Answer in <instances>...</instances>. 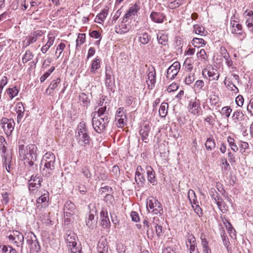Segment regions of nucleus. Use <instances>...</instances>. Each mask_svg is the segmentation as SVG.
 I'll return each instance as SVG.
<instances>
[{"label":"nucleus","instance_id":"nucleus-43","mask_svg":"<svg viewBox=\"0 0 253 253\" xmlns=\"http://www.w3.org/2000/svg\"><path fill=\"white\" fill-rule=\"evenodd\" d=\"M33 57V53L29 50H27L22 58V61L23 63H26L31 60Z\"/></svg>","mask_w":253,"mask_h":253},{"label":"nucleus","instance_id":"nucleus-55","mask_svg":"<svg viewBox=\"0 0 253 253\" xmlns=\"http://www.w3.org/2000/svg\"><path fill=\"white\" fill-rule=\"evenodd\" d=\"M188 198L191 204H192V200L195 201L196 196L195 192L193 190H189L188 192Z\"/></svg>","mask_w":253,"mask_h":253},{"label":"nucleus","instance_id":"nucleus-44","mask_svg":"<svg viewBox=\"0 0 253 253\" xmlns=\"http://www.w3.org/2000/svg\"><path fill=\"white\" fill-rule=\"evenodd\" d=\"M7 94L9 95L10 99H12L13 97L16 96L19 90L16 86H14L12 88H9L7 90Z\"/></svg>","mask_w":253,"mask_h":253},{"label":"nucleus","instance_id":"nucleus-11","mask_svg":"<svg viewBox=\"0 0 253 253\" xmlns=\"http://www.w3.org/2000/svg\"><path fill=\"white\" fill-rule=\"evenodd\" d=\"M48 194H43L39 197L36 201V207L40 210L45 208L48 206Z\"/></svg>","mask_w":253,"mask_h":253},{"label":"nucleus","instance_id":"nucleus-57","mask_svg":"<svg viewBox=\"0 0 253 253\" xmlns=\"http://www.w3.org/2000/svg\"><path fill=\"white\" fill-rule=\"evenodd\" d=\"M223 115H225L226 118H229L232 112V109L229 107H224L222 109Z\"/></svg>","mask_w":253,"mask_h":253},{"label":"nucleus","instance_id":"nucleus-33","mask_svg":"<svg viewBox=\"0 0 253 253\" xmlns=\"http://www.w3.org/2000/svg\"><path fill=\"white\" fill-rule=\"evenodd\" d=\"M205 147L208 150L211 151L215 148V142L212 137L207 138Z\"/></svg>","mask_w":253,"mask_h":253},{"label":"nucleus","instance_id":"nucleus-19","mask_svg":"<svg viewBox=\"0 0 253 253\" xmlns=\"http://www.w3.org/2000/svg\"><path fill=\"white\" fill-rule=\"evenodd\" d=\"M28 145L25 148L24 145H20L19 146V154L21 160L27 159L29 160Z\"/></svg>","mask_w":253,"mask_h":253},{"label":"nucleus","instance_id":"nucleus-32","mask_svg":"<svg viewBox=\"0 0 253 253\" xmlns=\"http://www.w3.org/2000/svg\"><path fill=\"white\" fill-rule=\"evenodd\" d=\"M224 84L227 87V88L234 93H237L239 92V89L237 87V86L232 82V81H230L229 79H227L226 78L225 79L224 81Z\"/></svg>","mask_w":253,"mask_h":253},{"label":"nucleus","instance_id":"nucleus-58","mask_svg":"<svg viewBox=\"0 0 253 253\" xmlns=\"http://www.w3.org/2000/svg\"><path fill=\"white\" fill-rule=\"evenodd\" d=\"M204 82L203 80H198L196 82L194 86L195 88L198 89H201V90H204V89L203 88V87L204 86Z\"/></svg>","mask_w":253,"mask_h":253},{"label":"nucleus","instance_id":"nucleus-29","mask_svg":"<svg viewBox=\"0 0 253 253\" xmlns=\"http://www.w3.org/2000/svg\"><path fill=\"white\" fill-rule=\"evenodd\" d=\"M100 68V60L98 57L95 58L91 63L90 72L95 73V71Z\"/></svg>","mask_w":253,"mask_h":253},{"label":"nucleus","instance_id":"nucleus-20","mask_svg":"<svg viewBox=\"0 0 253 253\" xmlns=\"http://www.w3.org/2000/svg\"><path fill=\"white\" fill-rule=\"evenodd\" d=\"M147 174L148 181L153 185H156L157 183V181L156 179L155 172L151 167L147 168Z\"/></svg>","mask_w":253,"mask_h":253},{"label":"nucleus","instance_id":"nucleus-15","mask_svg":"<svg viewBox=\"0 0 253 253\" xmlns=\"http://www.w3.org/2000/svg\"><path fill=\"white\" fill-rule=\"evenodd\" d=\"M150 130V126L149 125H145L141 127L139 131L140 135L141 136V139L145 143H147L148 141V136Z\"/></svg>","mask_w":253,"mask_h":253},{"label":"nucleus","instance_id":"nucleus-8","mask_svg":"<svg viewBox=\"0 0 253 253\" xmlns=\"http://www.w3.org/2000/svg\"><path fill=\"white\" fill-rule=\"evenodd\" d=\"M201 103L199 100H197L196 98L194 99L191 100L188 106L189 111L194 115L199 116L201 110Z\"/></svg>","mask_w":253,"mask_h":253},{"label":"nucleus","instance_id":"nucleus-25","mask_svg":"<svg viewBox=\"0 0 253 253\" xmlns=\"http://www.w3.org/2000/svg\"><path fill=\"white\" fill-rule=\"evenodd\" d=\"M247 16L249 17L246 19V24L249 30L253 32V12L252 11L248 12Z\"/></svg>","mask_w":253,"mask_h":253},{"label":"nucleus","instance_id":"nucleus-61","mask_svg":"<svg viewBox=\"0 0 253 253\" xmlns=\"http://www.w3.org/2000/svg\"><path fill=\"white\" fill-rule=\"evenodd\" d=\"M179 87V86L176 84H171L170 85H169L168 87L167 88V91L168 92H172L176 90Z\"/></svg>","mask_w":253,"mask_h":253},{"label":"nucleus","instance_id":"nucleus-62","mask_svg":"<svg viewBox=\"0 0 253 253\" xmlns=\"http://www.w3.org/2000/svg\"><path fill=\"white\" fill-rule=\"evenodd\" d=\"M130 216L133 221L138 222L139 220V217L138 213L136 211H131Z\"/></svg>","mask_w":253,"mask_h":253},{"label":"nucleus","instance_id":"nucleus-41","mask_svg":"<svg viewBox=\"0 0 253 253\" xmlns=\"http://www.w3.org/2000/svg\"><path fill=\"white\" fill-rule=\"evenodd\" d=\"M194 31L196 34L200 35L201 36H206V34L205 33V28L202 25L196 24L193 26Z\"/></svg>","mask_w":253,"mask_h":253},{"label":"nucleus","instance_id":"nucleus-38","mask_svg":"<svg viewBox=\"0 0 253 253\" xmlns=\"http://www.w3.org/2000/svg\"><path fill=\"white\" fill-rule=\"evenodd\" d=\"M0 253H17L16 250L10 246H0Z\"/></svg>","mask_w":253,"mask_h":253},{"label":"nucleus","instance_id":"nucleus-4","mask_svg":"<svg viewBox=\"0 0 253 253\" xmlns=\"http://www.w3.org/2000/svg\"><path fill=\"white\" fill-rule=\"evenodd\" d=\"M26 239L27 244L31 250L37 253L41 251V247L37 238L33 232L28 233Z\"/></svg>","mask_w":253,"mask_h":253},{"label":"nucleus","instance_id":"nucleus-22","mask_svg":"<svg viewBox=\"0 0 253 253\" xmlns=\"http://www.w3.org/2000/svg\"><path fill=\"white\" fill-rule=\"evenodd\" d=\"M15 123L13 120H10L8 123L2 126V127L7 136H9L13 130Z\"/></svg>","mask_w":253,"mask_h":253},{"label":"nucleus","instance_id":"nucleus-17","mask_svg":"<svg viewBox=\"0 0 253 253\" xmlns=\"http://www.w3.org/2000/svg\"><path fill=\"white\" fill-rule=\"evenodd\" d=\"M147 76L148 79L151 83V87L154 86L156 82V74L154 67L152 66L151 67L149 68Z\"/></svg>","mask_w":253,"mask_h":253},{"label":"nucleus","instance_id":"nucleus-7","mask_svg":"<svg viewBox=\"0 0 253 253\" xmlns=\"http://www.w3.org/2000/svg\"><path fill=\"white\" fill-rule=\"evenodd\" d=\"M125 112L123 107L119 108L116 112V120H117V126L119 127L122 128L126 124L127 119Z\"/></svg>","mask_w":253,"mask_h":253},{"label":"nucleus","instance_id":"nucleus-49","mask_svg":"<svg viewBox=\"0 0 253 253\" xmlns=\"http://www.w3.org/2000/svg\"><path fill=\"white\" fill-rule=\"evenodd\" d=\"M227 141L229 143L231 149L234 152H237L238 150V148L234 142V139L230 136H228L227 138Z\"/></svg>","mask_w":253,"mask_h":253},{"label":"nucleus","instance_id":"nucleus-13","mask_svg":"<svg viewBox=\"0 0 253 253\" xmlns=\"http://www.w3.org/2000/svg\"><path fill=\"white\" fill-rule=\"evenodd\" d=\"M100 217L101 218V226L104 228H109L111 224L107 211H106L102 210L100 212Z\"/></svg>","mask_w":253,"mask_h":253},{"label":"nucleus","instance_id":"nucleus-59","mask_svg":"<svg viewBox=\"0 0 253 253\" xmlns=\"http://www.w3.org/2000/svg\"><path fill=\"white\" fill-rule=\"evenodd\" d=\"M188 249L190 253H199L197 248V243L190 245Z\"/></svg>","mask_w":253,"mask_h":253},{"label":"nucleus","instance_id":"nucleus-18","mask_svg":"<svg viewBox=\"0 0 253 253\" xmlns=\"http://www.w3.org/2000/svg\"><path fill=\"white\" fill-rule=\"evenodd\" d=\"M25 108L22 102H18L16 104V112L17 114V122L19 123L23 118Z\"/></svg>","mask_w":253,"mask_h":253},{"label":"nucleus","instance_id":"nucleus-26","mask_svg":"<svg viewBox=\"0 0 253 253\" xmlns=\"http://www.w3.org/2000/svg\"><path fill=\"white\" fill-rule=\"evenodd\" d=\"M29 149V160L30 159L32 160L37 159V147L35 144H29L28 145Z\"/></svg>","mask_w":253,"mask_h":253},{"label":"nucleus","instance_id":"nucleus-56","mask_svg":"<svg viewBox=\"0 0 253 253\" xmlns=\"http://www.w3.org/2000/svg\"><path fill=\"white\" fill-rule=\"evenodd\" d=\"M195 80L194 74L189 75L187 76L185 79V82L186 84H190Z\"/></svg>","mask_w":253,"mask_h":253},{"label":"nucleus","instance_id":"nucleus-63","mask_svg":"<svg viewBox=\"0 0 253 253\" xmlns=\"http://www.w3.org/2000/svg\"><path fill=\"white\" fill-rule=\"evenodd\" d=\"M75 245L69 248L70 249L71 253H81V248L80 247H77Z\"/></svg>","mask_w":253,"mask_h":253},{"label":"nucleus","instance_id":"nucleus-48","mask_svg":"<svg viewBox=\"0 0 253 253\" xmlns=\"http://www.w3.org/2000/svg\"><path fill=\"white\" fill-rule=\"evenodd\" d=\"M140 9V7L138 4L136 3H135L133 5L131 6L129 10L127 11L128 12L131 14L132 16H135L137 15V13L138 10Z\"/></svg>","mask_w":253,"mask_h":253},{"label":"nucleus","instance_id":"nucleus-34","mask_svg":"<svg viewBox=\"0 0 253 253\" xmlns=\"http://www.w3.org/2000/svg\"><path fill=\"white\" fill-rule=\"evenodd\" d=\"M169 105L166 102H163L160 106L159 112V115L162 118H165L168 114Z\"/></svg>","mask_w":253,"mask_h":253},{"label":"nucleus","instance_id":"nucleus-3","mask_svg":"<svg viewBox=\"0 0 253 253\" xmlns=\"http://www.w3.org/2000/svg\"><path fill=\"white\" fill-rule=\"evenodd\" d=\"M76 138L78 143L82 146L86 147L90 144V137L87 132V128L84 122L80 123L78 125Z\"/></svg>","mask_w":253,"mask_h":253},{"label":"nucleus","instance_id":"nucleus-30","mask_svg":"<svg viewBox=\"0 0 253 253\" xmlns=\"http://www.w3.org/2000/svg\"><path fill=\"white\" fill-rule=\"evenodd\" d=\"M151 39V37L147 32L141 34L138 38L139 42L143 44H147Z\"/></svg>","mask_w":253,"mask_h":253},{"label":"nucleus","instance_id":"nucleus-6","mask_svg":"<svg viewBox=\"0 0 253 253\" xmlns=\"http://www.w3.org/2000/svg\"><path fill=\"white\" fill-rule=\"evenodd\" d=\"M42 178L41 176L38 174L32 175L31 179L29 180V189L32 192L36 189H38L41 187V182Z\"/></svg>","mask_w":253,"mask_h":253},{"label":"nucleus","instance_id":"nucleus-23","mask_svg":"<svg viewBox=\"0 0 253 253\" xmlns=\"http://www.w3.org/2000/svg\"><path fill=\"white\" fill-rule=\"evenodd\" d=\"M24 238L23 235L19 231H15V241L14 244L17 247H20L21 249L23 248Z\"/></svg>","mask_w":253,"mask_h":253},{"label":"nucleus","instance_id":"nucleus-51","mask_svg":"<svg viewBox=\"0 0 253 253\" xmlns=\"http://www.w3.org/2000/svg\"><path fill=\"white\" fill-rule=\"evenodd\" d=\"M2 199L1 202L3 204L7 205L9 201V194L8 192L5 191L1 193Z\"/></svg>","mask_w":253,"mask_h":253},{"label":"nucleus","instance_id":"nucleus-16","mask_svg":"<svg viewBox=\"0 0 253 253\" xmlns=\"http://www.w3.org/2000/svg\"><path fill=\"white\" fill-rule=\"evenodd\" d=\"M230 24L233 28V29L232 30V33L239 35H242L243 34L242 26L241 24L237 23V21L233 20L232 18L230 21Z\"/></svg>","mask_w":253,"mask_h":253},{"label":"nucleus","instance_id":"nucleus-10","mask_svg":"<svg viewBox=\"0 0 253 253\" xmlns=\"http://www.w3.org/2000/svg\"><path fill=\"white\" fill-rule=\"evenodd\" d=\"M76 207L75 204L71 201H67L64 207V214L65 216L70 217L73 215L76 211Z\"/></svg>","mask_w":253,"mask_h":253},{"label":"nucleus","instance_id":"nucleus-12","mask_svg":"<svg viewBox=\"0 0 253 253\" xmlns=\"http://www.w3.org/2000/svg\"><path fill=\"white\" fill-rule=\"evenodd\" d=\"M150 17L155 23H162L166 16L163 13L152 11L150 15Z\"/></svg>","mask_w":253,"mask_h":253},{"label":"nucleus","instance_id":"nucleus-5","mask_svg":"<svg viewBox=\"0 0 253 253\" xmlns=\"http://www.w3.org/2000/svg\"><path fill=\"white\" fill-rule=\"evenodd\" d=\"M147 209L153 210L152 212L155 214L161 215L163 213V209L161 203L156 198L149 200L147 203Z\"/></svg>","mask_w":253,"mask_h":253},{"label":"nucleus","instance_id":"nucleus-47","mask_svg":"<svg viewBox=\"0 0 253 253\" xmlns=\"http://www.w3.org/2000/svg\"><path fill=\"white\" fill-rule=\"evenodd\" d=\"M108 9L106 7V8L103 9L102 11L98 14L96 16V19L97 18L99 20L101 21H103L104 19L106 18L108 15Z\"/></svg>","mask_w":253,"mask_h":253},{"label":"nucleus","instance_id":"nucleus-27","mask_svg":"<svg viewBox=\"0 0 253 253\" xmlns=\"http://www.w3.org/2000/svg\"><path fill=\"white\" fill-rule=\"evenodd\" d=\"M111 68L110 67H106L105 84L108 86H111L114 82V79L111 77Z\"/></svg>","mask_w":253,"mask_h":253},{"label":"nucleus","instance_id":"nucleus-36","mask_svg":"<svg viewBox=\"0 0 253 253\" xmlns=\"http://www.w3.org/2000/svg\"><path fill=\"white\" fill-rule=\"evenodd\" d=\"M108 247L105 241L99 242L98 245V251L99 253H108Z\"/></svg>","mask_w":253,"mask_h":253},{"label":"nucleus","instance_id":"nucleus-46","mask_svg":"<svg viewBox=\"0 0 253 253\" xmlns=\"http://www.w3.org/2000/svg\"><path fill=\"white\" fill-rule=\"evenodd\" d=\"M85 40V34L84 33L79 34L78 38L76 40V46L77 48L78 46H80L81 44H83Z\"/></svg>","mask_w":253,"mask_h":253},{"label":"nucleus","instance_id":"nucleus-52","mask_svg":"<svg viewBox=\"0 0 253 253\" xmlns=\"http://www.w3.org/2000/svg\"><path fill=\"white\" fill-rule=\"evenodd\" d=\"M82 172L86 178L90 179L91 177V174L87 167H83L82 168Z\"/></svg>","mask_w":253,"mask_h":253},{"label":"nucleus","instance_id":"nucleus-50","mask_svg":"<svg viewBox=\"0 0 253 253\" xmlns=\"http://www.w3.org/2000/svg\"><path fill=\"white\" fill-rule=\"evenodd\" d=\"M143 223L144 225V228H145V230H146L147 235H148L150 234V232H151V233H153V230L150 227L149 221L148 220V219L147 218L144 219Z\"/></svg>","mask_w":253,"mask_h":253},{"label":"nucleus","instance_id":"nucleus-54","mask_svg":"<svg viewBox=\"0 0 253 253\" xmlns=\"http://www.w3.org/2000/svg\"><path fill=\"white\" fill-rule=\"evenodd\" d=\"M217 206H218L219 209L223 213H225L228 211L227 207L223 200H221L219 205H217Z\"/></svg>","mask_w":253,"mask_h":253},{"label":"nucleus","instance_id":"nucleus-14","mask_svg":"<svg viewBox=\"0 0 253 253\" xmlns=\"http://www.w3.org/2000/svg\"><path fill=\"white\" fill-rule=\"evenodd\" d=\"M96 212V210H91L90 211L88 218L86 219V225L89 228L93 229L96 224V221L94 219V213Z\"/></svg>","mask_w":253,"mask_h":253},{"label":"nucleus","instance_id":"nucleus-45","mask_svg":"<svg viewBox=\"0 0 253 253\" xmlns=\"http://www.w3.org/2000/svg\"><path fill=\"white\" fill-rule=\"evenodd\" d=\"M186 238V245L187 248L190 245L197 243L195 237L192 234L188 233Z\"/></svg>","mask_w":253,"mask_h":253},{"label":"nucleus","instance_id":"nucleus-42","mask_svg":"<svg viewBox=\"0 0 253 253\" xmlns=\"http://www.w3.org/2000/svg\"><path fill=\"white\" fill-rule=\"evenodd\" d=\"M157 39L159 43L165 46L168 45V36L167 35L162 34L160 36L157 35Z\"/></svg>","mask_w":253,"mask_h":253},{"label":"nucleus","instance_id":"nucleus-9","mask_svg":"<svg viewBox=\"0 0 253 253\" xmlns=\"http://www.w3.org/2000/svg\"><path fill=\"white\" fill-rule=\"evenodd\" d=\"M180 69V64L179 62H174L171 66H170L167 70V78L173 80L177 75Z\"/></svg>","mask_w":253,"mask_h":253},{"label":"nucleus","instance_id":"nucleus-28","mask_svg":"<svg viewBox=\"0 0 253 253\" xmlns=\"http://www.w3.org/2000/svg\"><path fill=\"white\" fill-rule=\"evenodd\" d=\"M209 77L211 80H217L219 77V73L217 70L213 67L210 68L207 71Z\"/></svg>","mask_w":253,"mask_h":253},{"label":"nucleus","instance_id":"nucleus-40","mask_svg":"<svg viewBox=\"0 0 253 253\" xmlns=\"http://www.w3.org/2000/svg\"><path fill=\"white\" fill-rule=\"evenodd\" d=\"M192 44L195 47H199L205 45L206 44V42L203 39L194 38L192 41Z\"/></svg>","mask_w":253,"mask_h":253},{"label":"nucleus","instance_id":"nucleus-1","mask_svg":"<svg viewBox=\"0 0 253 253\" xmlns=\"http://www.w3.org/2000/svg\"><path fill=\"white\" fill-rule=\"evenodd\" d=\"M106 104V102L104 106L100 107L97 111L92 112L91 114L92 126L95 131L98 133H101L105 131L110 120L108 113L106 112L107 108Z\"/></svg>","mask_w":253,"mask_h":253},{"label":"nucleus","instance_id":"nucleus-2","mask_svg":"<svg viewBox=\"0 0 253 253\" xmlns=\"http://www.w3.org/2000/svg\"><path fill=\"white\" fill-rule=\"evenodd\" d=\"M41 165L44 166L42 172L43 176H50L55 168V156L51 152H47L43 156Z\"/></svg>","mask_w":253,"mask_h":253},{"label":"nucleus","instance_id":"nucleus-64","mask_svg":"<svg viewBox=\"0 0 253 253\" xmlns=\"http://www.w3.org/2000/svg\"><path fill=\"white\" fill-rule=\"evenodd\" d=\"M247 110L249 113L253 115V99L250 100L249 104L247 107Z\"/></svg>","mask_w":253,"mask_h":253},{"label":"nucleus","instance_id":"nucleus-37","mask_svg":"<svg viewBox=\"0 0 253 253\" xmlns=\"http://www.w3.org/2000/svg\"><path fill=\"white\" fill-rule=\"evenodd\" d=\"M36 38L31 35L26 37L25 40L23 42V47L25 48L29 46L32 43L36 42Z\"/></svg>","mask_w":253,"mask_h":253},{"label":"nucleus","instance_id":"nucleus-21","mask_svg":"<svg viewBox=\"0 0 253 253\" xmlns=\"http://www.w3.org/2000/svg\"><path fill=\"white\" fill-rule=\"evenodd\" d=\"M48 41L47 42L46 44L44 45H43L41 48V51L43 53H46L47 51L48 50V49L51 47V46L53 45L55 39V37L53 36V34H49L48 35Z\"/></svg>","mask_w":253,"mask_h":253},{"label":"nucleus","instance_id":"nucleus-60","mask_svg":"<svg viewBox=\"0 0 253 253\" xmlns=\"http://www.w3.org/2000/svg\"><path fill=\"white\" fill-rule=\"evenodd\" d=\"M235 101L237 105L238 106L241 107L244 104V99L242 95H239L236 98Z\"/></svg>","mask_w":253,"mask_h":253},{"label":"nucleus","instance_id":"nucleus-24","mask_svg":"<svg viewBox=\"0 0 253 253\" xmlns=\"http://www.w3.org/2000/svg\"><path fill=\"white\" fill-rule=\"evenodd\" d=\"M76 238L77 236L74 233H70L67 236L66 240L69 248L77 245Z\"/></svg>","mask_w":253,"mask_h":253},{"label":"nucleus","instance_id":"nucleus-31","mask_svg":"<svg viewBox=\"0 0 253 253\" xmlns=\"http://www.w3.org/2000/svg\"><path fill=\"white\" fill-rule=\"evenodd\" d=\"M61 80L60 78H57L56 80H53L49 85L48 88L46 89V92L49 91V94H51L53 91L57 87L58 85L60 84Z\"/></svg>","mask_w":253,"mask_h":253},{"label":"nucleus","instance_id":"nucleus-53","mask_svg":"<svg viewBox=\"0 0 253 253\" xmlns=\"http://www.w3.org/2000/svg\"><path fill=\"white\" fill-rule=\"evenodd\" d=\"M220 53L224 59H228V58L229 57V54L224 46L220 47Z\"/></svg>","mask_w":253,"mask_h":253},{"label":"nucleus","instance_id":"nucleus-39","mask_svg":"<svg viewBox=\"0 0 253 253\" xmlns=\"http://www.w3.org/2000/svg\"><path fill=\"white\" fill-rule=\"evenodd\" d=\"M2 163L3 166H6L7 165H11L12 161V156L10 154H1Z\"/></svg>","mask_w":253,"mask_h":253},{"label":"nucleus","instance_id":"nucleus-35","mask_svg":"<svg viewBox=\"0 0 253 253\" xmlns=\"http://www.w3.org/2000/svg\"><path fill=\"white\" fill-rule=\"evenodd\" d=\"M244 117V114L243 113L242 111L240 110H237L233 113L232 118L235 122L237 123L242 121Z\"/></svg>","mask_w":253,"mask_h":253}]
</instances>
